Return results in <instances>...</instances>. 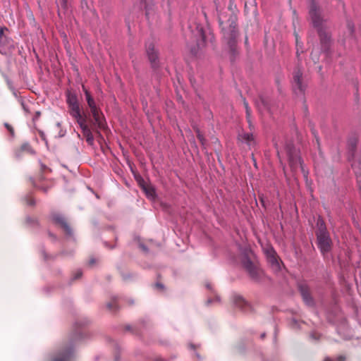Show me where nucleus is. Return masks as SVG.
I'll return each mask as SVG.
<instances>
[{"instance_id":"nucleus-30","label":"nucleus","mask_w":361,"mask_h":361,"mask_svg":"<svg viewBox=\"0 0 361 361\" xmlns=\"http://www.w3.org/2000/svg\"><path fill=\"white\" fill-rule=\"evenodd\" d=\"M345 357L344 356H338V357H336V359L335 360V361H345Z\"/></svg>"},{"instance_id":"nucleus-28","label":"nucleus","mask_w":361,"mask_h":361,"mask_svg":"<svg viewBox=\"0 0 361 361\" xmlns=\"http://www.w3.org/2000/svg\"><path fill=\"white\" fill-rule=\"evenodd\" d=\"M244 104H245V109H246L247 116V117H249L250 115V108L248 106V104L245 102V100L244 101Z\"/></svg>"},{"instance_id":"nucleus-9","label":"nucleus","mask_w":361,"mask_h":361,"mask_svg":"<svg viewBox=\"0 0 361 361\" xmlns=\"http://www.w3.org/2000/svg\"><path fill=\"white\" fill-rule=\"evenodd\" d=\"M147 197L151 200H155L157 198V193L156 190L154 186H152L151 184H148L146 185L144 188L142 189Z\"/></svg>"},{"instance_id":"nucleus-13","label":"nucleus","mask_w":361,"mask_h":361,"mask_svg":"<svg viewBox=\"0 0 361 361\" xmlns=\"http://www.w3.org/2000/svg\"><path fill=\"white\" fill-rule=\"evenodd\" d=\"M317 226L318 228V231H317V233H322L328 232L326 225L324 224V221L321 217L318 218V219L317 221Z\"/></svg>"},{"instance_id":"nucleus-8","label":"nucleus","mask_w":361,"mask_h":361,"mask_svg":"<svg viewBox=\"0 0 361 361\" xmlns=\"http://www.w3.org/2000/svg\"><path fill=\"white\" fill-rule=\"evenodd\" d=\"M302 73L301 72V71L298 70L297 71H295L294 76H293V80H294L295 85L300 92H303L304 89H305V87L302 85Z\"/></svg>"},{"instance_id":"nucleus-34","label":"nucleus","mask_w":361,"mask_h":361,"mask_svg":"<svg viewBox=\"0 0 361 361\" xmlns=\"http://www.w3.org/2000/svg\"><path fill=\"white\" fill-rule=\"evenodd\" d=\"M324 361H333V360H330L329 358H326V359H324Z\"/></svg>"},{"instance_id":"nucleus-25","label":"nucleus","mask_w":361,"mask_h":361,"mask_svg":"<svg viewBox=\"0 0 361 361\" xmlns=\"http://www.w3.org/2000/svg\"><path fill=\"white\" fill-rule=\"evenodd\" d=\"M196 133H197V138L200 140V142L204 146L205 145L206 140L204 139L203 135L201 134V133L198 128H197Z\"/></svg>"},{"instance_id":"nucleus-14","label":"nucleus","mask_w":361,"mask_h":361,"mask_svg":"<svg viewBox=\"0 0 361 361\" xmlns=\"http://www.w3.org/2000/svg\"><path fill=\"white\" fill-rule=\"evenodd\" d=\"M317 226L318 228V231H317V233H322L328 232L326 225L324 224V221L321 217L318 218V219L317 221Z\"/></svg>"},{"instance_id":"nucleus-38","label":"nucleus","mask_w":361,"mask_h":361,"mask_svg":"<svg viewBox=\"0 0 361 361\" xmlns=\"http://www.w3.org/2000/svg\"><path fill=\"white\" fill-rule=\"evenodd\" d=\"M298 161H299L300 164H301L300 158H298Z\"/></svg>"},{"instance_id":"nucleus-32","label":"nucleus","mask_w":361,"mask_h":361,"mask_svg":"<svg viewBox=\"0 0 361 361\" xmlns=\"http://www.w3.org/2000/svg\"><path fill=\"white\" fill-rule=\"evenodd\" d=\"M49 235L54 240L56 239V235L51 233V232H49Z\"/></svg>"},{"instance_id":"nucleus-31","label":"nucleus","mask_w":361,"mask_h":361,"mask_svg":"<svg viewBox=\"0 0 361 361\" xmlns=\"http://www.w3.org/2000/svg\"><path fill=\"white\" fill-rule=\"evenodd\" d=\"M155 286H156V287H157L158 288H159V289H161V290H164V285H163V284H161V283H157L155 284Z\"/></svg>"},{"instance_id":"nucleus-27","label":"nucleus","mask_w":361,"mask_h":361,"mask_svg":"<svg viewBox=\"0 0 361 361\" xmlns=\"http://www.w3.org/2000/svg\"><path fill=\"white\" fill-rule=\"evenodd\" d=\"M348 28L351 34L354 32V25L351 22L348 23Z\"/></svg>"},{"instance_id":"nucleus-17","label":"nucleus","mask_w":361,"mask_h":361,"mask_svg":"<svg viewBox=\"0 0 361 361\" xmlns=\"http://www.w3.org/2000/svg\"><path fill=\"white\" fill-rule=\"evenodd\" d=\"M83 135L85 137L87 142L89 145H92L94 143V137L90 129L83 132Z\"/></svg>"},{"instance_id":"nucleus-29","label":"nucleus","mask_w":361,"mask_h":361,"mask_svg":"<svg viewBox=\"0 0 361 361\" xmlns=\"http://www.w3.org/2000/svg\"><path fill=\"white\" fill-rule=\"evenodd\" d=\"M107 307H108L109 310H113V309L116 308V305H114V304H112V303H108V304H107Z\"/></svg>"},{"instance_id":"nucleus-22","label":"nucleus","mask_w":361,"mask_h":361,"mask_svg":"<svg viewBox=\"0 0 361 361\" xmlns=\"http://www.w3.org/2000/svg\"><path fill=\"white\" fill-rule=\"evenodd\" d=\"M269 262L271 264V266L274 267L276 269L279 268V263L276 259V255L271 256L267 258Z\"/></svg>"},{"instance_id":"nucleus-10","label":"nucleus","mask_w":361,"mask_h":361,"mask_svg":"<svg viewBox=\"0 0 361 361\" xmlns=\"http://www.w3.org/2000/svg\"><path fill=\"white\" fill-rule=\"evenodd\" d=\"M69 108V113L71 116H73L76 121L78 119H80L82 118V115L80 113V109L79 106V104H73L72 106H68Z\"/></svg>"},{"instance_id":"nucleus-16","label":"nucleus","mask_w":361,"mask_h":361,"mask_svg":"<svg viewBox=\"0 0 361 361\" xmlns=\"http://www.w3.org/2000/svg\"><path fill=\"white\" fill-rule=\"evenodd\" d=\"M300 290L301 295H302V298L305 300V302L307 304L312 303V300L310 295L309 292L307 291V290H306L305 288H304L302 286L300 288Z\"/></svg>"},{"instance_id":"nucleus-12","label":"nucleus","mask_w":361,"mask_h":361,"mask_svg":"<svg viewBox=\"0 0 361 361\" xmlns=\"http://www.w3.org/2000/svg\"><path fill=\"white\" fill-rule=\"evenodd\" d=\"M233 302L236 306L242 309H245V307L247 305V302L240 295L234 296Z\"/></svg>"},{"instance_id":"nucleus-21","label":"nucleus","mask_w":361,"mask_h":361,"mask_svg":"<svg viewBox=\"0 0 361 361\" xmlns=\"http://www.w3.org/2000/svg\"><path fill=\"white\" fill-rule=\"evenodd\" d=\"M135 180L137 182L139 186L142 189L144 188L146 185H147L149 184L147 182H145V180L142 178V176H140L139 175L135 176Z\"/></svg>"},{"instance_id":"nucleus-11","label":"nucleus","mask_w":361,"mask_h":361,"mask_svg":"<svg viewBox=\"0 0 361 361\" xmlns=\"http://www.w3.org/2000/svg\"><path fill=\"white\" fill-rule=\"evenodd\" d=\"M72 354L73 351L71 350H67L56 357L54 361H70Z\"/></svg>"},{"instance_id":"nucleus-15","label":"nucleus","mask_w":361,"mask_h":361,"mask_svg":"<svg viewBox=\"0 0 361 361\" xmlns=\"http://www.w3.org/2000/svg\"><path fill=\"white\" fill-rule=\"evenodd\" d=\"M239 139L242 142H245L247 144H250V142L253 141L254 137L252 133H245L239 135Z\"/></svg>"},{"instance_id":"nucleus-19","label":"nucleus","mask_w":361,"mask_h":361,"mask_svg":"<svg viewBox=\"0 0 361 361\" xmlns=\"http://www.w3.org/2000/svg\"><path fill=\"white\" fill-rule=\"evenodd\" d=\"M76 121L80 126L82 133L90 129L87 125L86 124V120L85 118L82 117L80 118V119H78Z\"/></svg>"},{"instance_id":"nucleus-6","label":"nucleus","mask_w":361,"mask_h":361,"mask_svg":"<svg viewBox=\"0 0 361 361\" xmlns=\"http://www.w3.org/2000/svg\"><path fill=\"white\" fill-rule=\"evenodd\" d=\"M52 219L56 224H59L64 229L67 234H71V228L66 222L65 218L63 216L60 214H54L52 216Z\"/></svg>"},{"instance_id":"nucleus-2","label":"nucleus","mask_w":361,"mask_h":361,"mask_svg":"<svg viewBox=\"0 0 361 361\" xmlns=\"http://www.w3.org/2000/svg\"><path fill=\"white\" fill-rule=\"evenodd\" d=\"M82 90L85 92L88 106L90 107L91 114L93 116L94 125L99 128H103L104 124L102 113L101 112L99 108L97 107L94 99L84 85H82Z\"/></svg>"},{"instance_id":"nucleus-5","label":"nucleus","mask_w":361,"mask_h":361,"mask_svg":"<svg viewBox=\"0 0 361 361\" xmlns=\"http://www.w3.org/2000/svg\"><path fill=\"white\" fill-rule=\"evenodd\" d=\"M243 264L252 279L255 280L259 279L262 271L249 258L245 257L243 261Z\"/></svg>"},{"instance_id":"nucleus-26","label":"nucleus","mask_w":361,"mask_h":361,"mask_svg":"<svg viewBox=\"0 0 361 361\" xmlns=\"http://www.w3.org/2000/svg\"><path fill=\"white\" fill-rule=\"evenodd\" d=\"M4 126L6 128V129L10 132V134L12 137L14 136V129L13 128L8 124V123H4Z\"/></svg>"},{"instance_id":"nucleus-4","label":"nucleus","mask_w":361,"mask_h":361,"mask_svg":"<svg viewBox=\"0 0 361 361\" xmlns=\"http://www.w3.org/2000/svg\"><path fill=\"white\" fill-rule=\"evenodd\" d=\"M317 245L320 251L325 254L331 249L332 241L329 232L322 233H316Z\"/></svg>"},{"instance_id":"nucleus-18","label":"nucleus","mask_w":361,"mask_h":361,"mask_svg":"<svg viewBox=\"0 0 361 361\" xmlns=\"http://www.w3.org/2000/svg\"><path fill=\"white\" fill-rule=\"evenodd\" d=\"M4 30H8L6 27H1L0 28V46H4L7 42V37L4 35Z\"/></svg>"},{"instance_id":"nucleus-20","label":"nucleus","mask_w":361,"mask_h":361,"mask_svg":"<svg viewBox=\"0 0 361 361\" xmlns=\"http://www.w3.org/2000/svg\"><path fill=\"white\" fill-rule=\"evenodd\" d=\"M264 253L266 254L267 258L276 255V252L274 249L271 246H268L267 247L264 249Z\"/></svg>"},{"instance_id":"nucleus-39","label":"nucleus","mask_w":361,"mask_h":361,"mask_svg":"<svg viewBox=\"0 0 361 361\" xmlns=\"http://www.w3.org/2000/svg\"><path fill=\"white\" fill-rule=\"evenodd\" d=\"M216 299H217V300H219V301L220 300V299H219V297H216Z\"/></svg>"},{"instance_id":"nucleus-36","label":"nucleus","mask_w":361,"mask_h":361,"mask_svg":"<svg viewBox=\"0 0 361 361\" xmlns=\"http://www.w3.org/2000/svg\"><path fill=\"white\" fill-rule=\"evenodd\" d=\"M40 115V113L39 112H37V116H39Z\"/></svg>"},{"instance_id":"nucleus-7","label":"nucleus","mask_w":361,"mask_h":361,"mask_svg":"<svg viewBox=\"0 0 361 361\" xmlns=\"http://www.w3.org/2000/svg\"><path fill=\"white\" fill-rule=\"evenodd\" d=\"M147 56L149 58V60L150 61L152 65L153 66H155L157 63V53L156 50L154 49V47L152 44H149L148 47L147 48Z\"/></svg>"},{"instance_id":"nucleus-1","label":"nucleus","mask_w":361,"mask_h":361,"mask_svg":"<svg viewBox=\"0 0 361 361\" xmlns=\"http://www.w3.org/2000/svg\"><path fill=\"white\" fill-rule=\"evenodd\" d=\"M309 13L313 27L318 31L321 43L325 45L328 44L331 39L330 35L324 30V20L320 16L319 8L313 1L311 3Z\"/></svg>"},{"instance_id":"nucleus-24","label":"nucleus","mask_w":361,"mask_h":361,"mask_svg":"<svg viewBox=\"0 0 361 361\" xmlns=\"http://www.w3.org/2000/svg\"><path fill=\"white\" fill-rule=\"evenodd\" d=\"M58 8L66 10L67 8V0H56Z\"/></svg>"},{"instance_id":"nucleus-23","label":"nucleus","mask_w":361,"mask_h":361,"mask_svg":"<svg viewBox=\"0 0 361 361\" xmlns=\"http://www.w3.org/2000/svg\"><path fill=\"white\" fill-rule=\"evenodd\" d=\"M68 106H72L73 104H78V99L75 95H69L67 99Z\"/></svg>"},{"instance_id":"nucleus-3","label":"nucleus","mask_w":361,"mask_h":361,"mask_svg":"<svg viewBox=\"0 0 361 361\" xmlns=\"http://www.w3.org/2000/svg\"><path fill=\"white\" fill-rule=\"evenodd\" d=\"M224 38L226 40L227 44L233 49L236 42V37L238 35L236 25L234 22H232L228 27L223 29Z\"/></svg>"},{"instance_id":"nucleus-37","label":"nucleus","mask_w":361,"mask_h":361,"mask_svg":"<svg viewBox=\"0 0 361 361\" xmlns=\"http://www.w3.org/2000/svg\"><path fill=\"white\" fill-rule=\"evenodd\" d=\"M207 287L208 288H211V287H210V286H209V285H207Z\"/></svg>"},{"instance_id":"nucleus-35","label":"nucleus","mask_w":361,"mask_h":361,"mask_svg":"<svg viewBox=\"0 0 361 361\" xmlns=\"http://www.w3.org/2000/svg\"><path fill=\"white\" fill-rule=\"evenodd\" d=\"M264 336H265V334H262L261 335V337H262V338H264Z\"/></svg>"},{"instance_id":"nucleus-33","label":"nucleus","mask_w":361,"mask_h":361,"mask_svg":"<svg viewBox=\"0 0 361 361\" xmlns=\"http://www.w3.org/2000/svg\"><path fill=\"white\" fill-rule=\"evenodd\" d=\"M82 273L79 271L77 275L75 276V278H79L81 276Z\"/></svg>"}]
</instances>
